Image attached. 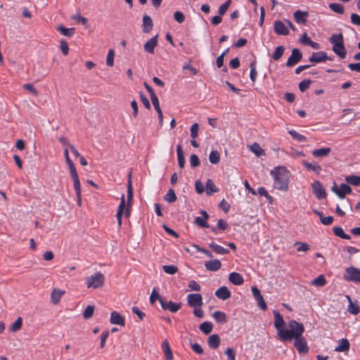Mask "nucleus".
Instances as JSON below:
<instances>
[{
  "label": "nucleus",
  "instance_id": "obj_1",
  "mask_svg": "<svg viewBox=\"0 0 360 360\" xmlns=\"http://www.w3.org/2000/svg\"><path fill=\"white\" fill-rule=\"evenodd\" d=\"M289 328L292 329L290 333V339H286L285 341H291L295 339L294 345L300 354H304L308 352L309 348L307 342L302 334L304 332V327L302 323H298L295 320H291L288 322Z\"/></svg>",
  "mask_w": 360,
  "mask_h": 360
},
{
  "label": "nucleus",
  "instance_id": "obj_2",
  "mask_svg": "<svg viewBox=\"0 0 360 360\" xmlns=\"http://www.w3.org/2000/svg\"><path fill=\"white\" fill-rule=\"evenodd\" d=\"M270 174L274 179V188L282 191L288 189L290 173L285 167H275L271 170Z\"/></svg>",
  "mask_w": 360,
  "mask_h": 360
},
{
  "label": "nucleus",
  "instance_id": "obj_3",
  "mask_svg": "<svg viewBox=\"0 0 360 360\" xmlns=\"http://www.w3.org/2000/svg\"><path fill=\"white\" fill-rule=\"evenodd\" d=\"M188 305L193 309V314L198 318L204 316L201 307L203 305L202 297L200 293H192L187 295Z\"/></svg>",
  "mask_w": 360,
  "mask_h": 360
},
{
  "label": "nucleus",
  "instance_id": "obj_4",
  "mask_svg": "<svg viewBox=\"0 0 360 360\" xmlns=\"http://www.w3.org/2000/svg\"><path fill=\"white\" fill-rule=\"evenodd\" d=\"M274 327L277 330V335L279 338L285 342L286 339H290L291 337L290 336V333H292V329H286L284 328L285 321L283 320V316L277 311H274Z\"/></svg>",
  "mask_w": 360,
  "mask_h": 360
},
{
  "label": "nucleus",
  "instance_id": "obj_5",
  "mask_svg": "<svg viewBox=\"0 0 360 360\" xmlns=\"http://www.w3.org/2000/svg\"><path fill=\"white\" fill-rule=\"evenodd\" d=\"M105 276L101 272H96L86 278V285L88 288L97 289L104 285Z\"/></svg>",
  "mask_w": 360,
  "mask_h": 360
},
{
  "label": "nucleus",
  "instance_id": "obj_6",
  "mask_svg": "<svg viewBox=\"0 0 360 360\" xmlns=\"http://www.w3.org/2000/svg\"><path fill=\"white\" fill-rule=\"evenodd\" d=\"M343 278L345 281L360 283V269L350 266L345 269Z\"/></svg>",
  "mask_w": 360,
  "mask_h": 360
},
{
  "label": "nucleus",
  "instance_id": "obj_7",
  "mask_svg": "<svg viewBox=\"0 0 360 360\" xmlns=\"http://www.w3.org/2000/svg\"><path fill=\"white\" fill-rule=\"evenodd\" d=\"M69 170L71 178L73 181L74 188L76 192L77 197L78 198L79 202H80L82 190L78 174L77 172L75 167L69 169Z\"/></svg>",
  "mask_w": 360,
  "mask_h": 360
},
{
  "label": "nucleus",
  "instance_id": "obj_8",
  "mask_svg": "<svg viewBox=\"0 0 360 360\" xmlns=\"http://www.w3.org/2000/svg\"><path fill=\"white\" fill-rule=\"evenodd\" d=\"M332 191L341 199H344L347 194L352 193L351 187L347 184H341L339 188L334 184Z\"/></svg>",
  "mask_w": 360,
  "mask_h": 360
},
{
  "label": "nucleus",
  "instance_id": "obj_9",
  "mask_svg": "<svg viewBox=\"0 0 360 360\" xmlns=\"http://www.w3.org/2000/svg\"><path fill=\"white\" fill-rule=\"evenodd\" d=\"M160 303L164 310H168L172 313L178 311L181 307V303L180 302L176 303L172 301H167L165 299H160Z\"/></svg>",
  "mask_w": 360,
  "mask_h": 360
},
{
  "label": "nucleus",
  "instance_id": "obj_10",
  "mask_svg": "<svg viewBox=\"0 0 360 360\" xmlns=\"http://www.w3.org/2000/svg\"><path fill=\"white\" fill-rule=\"evenodd\" d=\"M311 188L316 197L321 200L326 196V192L319 181H315L311 184Z\"/></svg>",
  "mask_w": 360,
  "mask_h": 360
},
{
  "label": "nucleus",
  "instance_id": "obj_11",
  "mask_svg": "<svg viewBox=\"0 0 360 360\" xmlns=\"http://www.w3.org/2000/svg\"><path fill=\"white\" fill-rule=\"evenodd\" d=\"M332 60V58L327 56V53L324 51L314 52L309 58V61L311 63H319L325 62L326 60Z\"/></svg>",
  "mask_w": 360,
  "mask_h": 360
},
{
  "label": "nucleus",
  "instance_id": "obj_12",
  "mask_svg": "<svg viewBox=\"0 0 360 360\" xmlns=\"http://www.w3.org/2000/svg\"><path fill=\"white\" fill-rule=\"evenodd\" d=\"M251 290L255 300L257 302L258 306L262 310H266L267 309V306L262 295H261L260 290L255 286L252 287Z\"/></svg>",
  "mask_w": 360,
  "mask_h": 360
},
{
  "label": "nucleus",
  "instance_id": "obj_13",
  "mask_svg": "<svg viewBox=\"0 0 360 360\" xmlns=\"http://www.w3.org/2000/svg\"><path fill=\"white\" fill-rule=\"evenodd\" d=\"M302 58V54L297 49H293L290 56L288 58L286 65L288 67H292L297 64Z\"/></svg>",
  "mask_w": 360,
  "mask_h": 360
},
{
  "label": "nucleus",
  "instance_id": "obj_14",
  "mask_svg": "<svg viewBox=\"0 0 360 360\" xmlns=\"http://www.w3.org/2000/svg\"><path fill=\"white\" fill-rule=\"evenodd\" d=\"M274 32L279 35H287L289 33L288 27L281 20H276L274 25Z\"/></svg>",
  "mask_w": 360,
  "mask_h": 360
},
{
  "label": "nucleus",
  "instance_id": "obj_15",
  "mask_svg": "<svg viewBox=\"0 0 360 360\" xmlns=\"http://www.w3.org/2000/svg\"><path fill=\"white\" fill-rule=\"evenodd\" d=\"M126 207H127V206L125 205V197H124V195L122 194L121 196L120 203L118 206L117 212L116 214V217H117V224H118L119 227H121V226H122V216L124 214V211L126 209Z\"/></svg>",
  "mask_w": 360,
  "mask_h": 360
},
{
  "label": "nucleus",
  "instance_id": "obj_16",
  "mask_svg": "<svg viewBox=\"0 0 360 360\" xmlns=\"http://www.w3.org/2000/svg\"><path fill=\"white\" fill-rule=\"evenodd\" d=\"M110 322L113 325H119L124 326L125 321L124 316H122L119 312L113 311L110 314Z\"/></svg>",
  "mask_w": 360,
  "mask_h": 360
},
{
  "label": "nucleus",
  "instance_id": "obj_17",
  "mask_svg": "<svg viewBox=\"0 0 360 360\" xmlns=\"http://www.w3.org/2000/svg\"><path fill=\"white\" fill-rule=\"evenodd\" d=\"M158 35H155L147 41L143 45V49L146 52L153 53L155 46L158 45Z\"/></svg>",
  "mask_w": 360,
  "mask_h": 360
},
{
  "label": "nucleus",
  "instance_id": "obj_18",
  "mask_svg": "<svg viewBox=\"0 0 360 360\" xmlns=\"http://www.w3.org/2000/svg\"><path fill=\"white\" fill-rule=\"evenodd\" d=\"M214 294L217 298L221 300H226L231 297V292L226 286L220 287Z\"/></svg>",
  "mask_w": 360,
  "mask_h": 360
},
{
  "label": "nucleus",
  "instance_id": "obj_19",
  "mask_svg": "<svg viewBox=\"0 0 360 360\" xmlns=\"http://www.w3.org/2000/svg\"><path fill=\"white\" fill-rule=\"evenodd\" d=\"M308 16V12L300 10L296 11L293 14L295 22L300 25L305 24L307 21Z\"/></svg>",
  "mask_w": 360,
  "mask_h": 360
},
{
  "label": "nucleus",
  "instance_id": "obj_20",
  "mask_svg": "<svg viewBox=\"0 0 360 360\" xmlns=\"http://www.w3.org/2000/svg\"><path fill=\"white\" fill-rule=\"evenodd\" d=\"M64 293V290H60L59 288H54L51 293V302L53 303V304H57L60 302Z\"/></svg>",
  "mask_w": 360,
  "mask_h": 360
},
{
  "label": "nucleus",
  "instance_id": "obj_21",
  "mask_svg": "<svg viewBox=\"0 0 360 360\" xmlns=\"http://www.w3.org/2000/svg\"><path fill=\"white\" fill-rule=\"evenodd\" d=\"M200 214L202 217H197L195 218V223L203 228H208L209 224L207 223V220L209 219V215L207 212L202 210Z\"/></svg>",
  "mask_w": 360,
  "mask_h": 360
},
{
  "label": "nucleus",
  "instance_id": "obj_22",
  "mask_svg": "<svg viewBox=\"0 0 360 360\" xmlns=\"http://www.w3.org/2000/svg\"><path fill=\"white\" fill-rule=\"evenodd\" d=\"M205 266L208 271H215L221 266V263L219 259L209 260L205 262Z\"/></svg>",
  "mask_w": 360,
  "mask_h": 360
},
{
  "label": "nucleus",
  "instance_id": "obj_23",
  "mask_svg": "<svg viewBox=\"0 0 360 360\" xmlns=\"http://www.w3.org/2000/svg\"><path fill=\"white\" fill-rule=\"evenodd\" d=\"M350 344L347 339L342 338L338 341V345L335 348L337 352H345L349 349Z\"/></svg>",
  "mask_w": 360,
  "mask_h": 360
},
{
  "label": "nucleus",
  "instance_id": "obj_24",
  "mask_svg": "<svg viewBox=\"0 0 360 360\" xmlns=\"http://www.w3.org/2000/svg\"><path fill=\"white\" fill-rule=\"evenodd\" d=\"M153 27L151 18L148 15H144L143 17V32L144 33H149Z\"/></svg>",
  "mask_w": 360,
  "mask_h": 360
},
{
  "label": "nucleus",
  "instance_id": "obj_25",
  "mask_svg": "<svg viewBox=\"0 0 360 360\" xmlns=\"http://www.w3.org/2000/svg\"><path fill=\"white\" fill-rule=\"evenodd\" d=\"M229 281L236 285H242L244 282L243 276L237 272H232L229 276Z\"/></svg>",
  "mask_w": 360,
  "mask_h": 360
},
{
  "label": "nucleus",
  "instance_id": "obj_26",
  "mask_svg": "<svg viewBox=\"0 0 360 360\" xmlns=\"http://www.w3.org/2000/svg\"><path fill=\"white\" fill-rule=\"evenodd\" d=\"M302 164L309 170L319 174L321 171V166L316 165L314 162H309L307 160H302Z\"/></svg>",
  "mask_w": 360,
  "mask_h": 360
},
{
  "label": "nucleus",
  "instance_id": "obj_27",
  "mask_svg": "<svg viewBox=\"0 0 360 360\" xmlns=\"http://www.w3.org/2000/svg\"><path fill=\"white\" fill-rule=\"evenodd\" d=\"M333 51L336 55H338L342 59L346 57L347 51L345 48L344 44L333 46Z\"/></svg>",
  "mask_w": 360,
  "mask_h": 360
},
{
  "label": "nucleus",
  "instance_id": "obj_28",
  "mask_svg": "<svg viewBox=\"0 0 360 360\" xmlns=\"http://www.w3.org/2000/svg\"><path fill=\"white\" fill-rule=\"evenodd\" d=\"M208 345L210 347L217 349L220 344V338L218 335L213 334L208 338Z\"/></svg>",
  "mask_w": 360,
  "mask_h": 360
},
{
  "label": "nucleus",
  "instance_id": "obj_29",
  "mask_svg": "<svg viewBox=\"0 0 360 360\" xmlns=\"http://www.w3.org/2000/svg\"><path fill=\"white\" fill-rule=\"evenodd\" d=\"M330 148H322L312 151V155L315 158H323L330 153Z\"/></svg>",
  "mask_w": 360,
  "mask_h": 360
},
{
  "label": "nucleus",
  "instance_id": "obj_30",
  "mask_svg": "<svg viewBox=\"0 0 360 360\" xmlns=\"http://www.w3.org/2000/svg\"><path fill=\"white\" fill-rule=\"evenodd\" d=\"M346 297L349 301V306H348V309H347L348 311L350 314H354V315L358 314L360 311L359 307L357 304H354L352 302V299L350 298L349 296L347 295Z\"/></svg>",
  "mask_w": 360,
  "mask_h": 360
},
{
  "label": "nucleus",
  "instance_id": "obj_31",
  "mask_svg": "<svg viewBox=\"0 0 360 360\" xmlns=\"http://www.w3.org/2000/svg\"><path fill=\"white\" fill-rule=\"evenodd\" d=\"M209 246L212 248L216 253L219 255H225L229 252V250L224 247L217 245L214 243H210Z\"/></svg>",
  "mask_w": 360,
  "mask_h": 360
},
{
  "label": "nucleus",
  "instance_id": "obj_32",
  "mask_svg": "<svg viewBox=\"0 0 360 360\" xmlns=\"http://www.w3.org/2000/svg\"><path fill=\"white\" fill-rule=\"evenodd\" d=\"M212 316L217 323H224L226 322V315L223 311H216L213 313Z\"/></svg>",
  "mask_w": 360,
  "mask_h": 360
},
{
  "label": "nucleus",
  "instance_id": "obj_33",
  "mask_svg": "<svg viewBox=\"0 0 360 360\" xmlns=\"http://www.w3.org/2000/svg\"><path fill=\"white\" fill-rule=\"evenodd\" d=\"M206 194L207 195H211L213 193L217 192L219 190L214 185V182L212 179H207L206 182Z\"/></svg>",
  "mask_w": 360,
  "mask_h": 360
},
{
  "label": "nucleus",
  "instance_id": "obj_34",
  "mask_svg": "<svg viewBox=\"0 0 360 360\" xmlns=\"http://www.w3.org/2000/svg\"><path fill=\"white\" fill-rule=\"evenodd\" d=\"M326 280L323 275L321 274L310 282V284L316 287H323L326 285Z\"/></svg>",
  "mask_w": 360,
  "mask_h": 360
},
{
  "label": "nucleus",
  "instance_id": "obj_35",
  "mask_svg": "<svg viewBox=\"0 0 360 360\" xmlns=\"http://www.w3.org/2000/svg\"><path fill=\"white\" fill-rule=\"evenodd\" d=\"M250 149L257 157H260L265 154L264 150L261 148L259 144L256 142L250 146Z\"/></svg>",
  "mask_w": 360,
  "mask_h": 360
},
{
  "label": "nucleus",
  "instance_id": "obj_36",
  "mask_svg": "<svg viewBox=\"0 0 360 360\" xmlns=\"http://www.w3.org/2000/svg\"><path fill=\"white\" fill-rule=\"evenodd\" d=\"M57 30L58 31H59L63 35L65 36V37H72L74 35L75 31V28L73 27H71V28H66L63 25H59L58 27H57Z\"/></svg>",
  "mask_w": 360,
  "mask_h": 360
},
{
  "label": "nucleus",
  "instance_id": "obj_37",
  "mask_svg": "<svg viewBox=\"0 0 360 360\" xmlns=\"http://www.w3.org/2000/svg\"><path fill=\"white\" fill-rule=\"evenodd\" d=\"M162 347L164 350V353H165L166 359L167 360H172L173 354L171 351L169 345L167 340L162 342Z\"/></svg>",
  "mask_w": 360,
  "mask_h": 360
},
{
  "label": "nucleus",
  "instance_id": "obj_38",
  "mask_svg": "<svg viewBox=\"0 0 360 360\" xmlns=\"http://www.w3.org/2000/svg\"><path fill=\"white\" fill-rule=\"evenodd\" d=\"M345 181L353 186H360V176L358 175H349L345 177Z\"/></svg>",
  "mask_w": 360,
  "mask_h": 360
},
{
  "label": "nucleus",
  "instance_id": "obj_39",
  "mask_svg": "<svg viewBox=\"0 0 360 360\" xmlns=\"http://www.w3.org/2000/svg\"><path fill=\"white\" fill-rule=\"evenodd\" d=\"M178 164L181 168L184 167L185 159L183 154V150L181 145H178L176 147Z\"/></svg>",
  "mask_w": 360,
  "mask_h": 360
},
{
  "label": "nucleus",
  "instance_id": "obj_40",
  "mask_svg": "<svg viewBox=\"0 0 360 360\" xmlns=\"http://www.w3.org/2000/svg\"><path fill=\"white\" fill-rule=\"evenodd\" d=\"M330 42L333 44V46L344 44L342 34L340 33L333 34L330 38Z\"/></svg>",
  "mask_w": 360,
  "mask_h": 360
},
{
  "label": "nucleus",
  "instance_id": "obj_41",
  "mask_svg": "<svg viewBox=\"0 0 360 360\" xmlns=\"http://www.w3.org/2000/svg\"><path fill=\"white\" fill-rule=\"evenodd\" d=\"M333 233H335V236H337L341 238H343V239H347V240L350 239V236L348 234H346L341 227L335 226V227H333Z\"/></svg>",
  "mask_w": 360,
  "mask_h": 360
},
{
  "label": "nucleus",
  "instance_id": "obj_42",
  "mask_svg": "<svg viewBox=\"0 0 360 360\" xmlns=\"http://www.w3.org/2000/svg\"><path fill=\"white\" fill-rule=\"evenodd\" d=\"M22 326V319L21 317H18L14 323L9 327L8 330L11 332L18 331Z\"/></svg>",
  "mask_w": 360,
  "mask_h": 360
},
{
  "label": "nucleus",
  "instance_id": "obj_43",
  "mask_svg": "<svg viewBox=\"0 0 360 360\" xmlns=\"http://www.w3.org/2000/svg\"><path fill=\"white\" fill-rule=\"evenodd\" d=\"M213 326L212 323L205 321L200 324V330L205 334L207 335L212 332Z\"/></svg>",
  "mask_w": 360,
  "mask_h": 360
},
{
  "label": "nucleus",
  "instance_id": "obj_44",
  "mask_svg": "<svg viewBox=\"0 0 360 360\" xmlns=\"http://www.w3.org/2000/svg\"><path fill=\"white\" fill-rule=\"evenodd\" d=\"M328 6L336 13L342 14L344 13V6L339 3H331Z\"/></svg>",
  "mask_w": 360,
  "mask_h": 360
},
{
  "label": "nucleus",
  "instance_id": "obj_45",
  "mask_svg": "<svg viewBox=\"0 0 360 360\" xmlns=\"http://www.w3.org/2000/svg\"><path fill=\"white\" fill-rule=\"evenodd\" d=\"M291 136L300 142H304L307 141V137L302 134H299L297 131L291 129L288 131Z\"/></svg>",
  "mask_w": 360,
  "mask_h": 360
},
{
  "label": "nucleus",
  "instance_id": "obj_46",
  "mask_svg": "<svg viewBox=\"0 0 360 360\" xmlns=\"http://www.w3.org/2000/svg\"><path fill=\"white\" fill-rule=\"evenodd\" d=\"M209 160L212 164H217L220 160V154L217 150H212L209 155Z\"/></svg>",
  "mask_w": 360,
  "mask_h": 360
},
{
  "label": "nucleus",
  "instance_id": "obj_47",
  "mask_svg": "<svg viewBox=\"0 0 360 360\" xmlns=\"http://www.w3.org/2000/svg\"><path fill=\"white\" fill-rule=\"evenodd\" d=\"M164 199L167 202H174L176 200V194L173 189L170 188L164 197Z\"/></svg>",
  "mask_w": 360,
  "mask_h": 360
},
{
  "label": "nucleus",
  "instance_id": "obj_48",
  "mask_svg": "<svg viewBox=\"0 0 360 360\" xmlns=\"http://www.w3.org/2000/svg\"><path fill=\"white\" fill-rule=\"evenodd\" d=\"M115 51L113 49H110L108 52L106 57V65L108 67H112L114 65Z\"/></svg>",
  "mask_w": 360,
  "mask_h": 360
},
{
  "label": "nucleus",
  "instance_id": "obj_49",
  "mask_svg": "<svg viewBox=\"0 0 360 360\" xmlns=\"http://www.w3.org/2000/svg\"><path fill=\"white\" fill-rule=\"evenodd\" d=\"M285 49L282 46H278L276 48L275 51L273 54V58L275 60H278L281 58L284 53Z\"/></svg>",
  "mask_w": 360,
  "mask_h": 360
},
{
  "label": "nucleus",
  "instance_id": "obj_50",
  "mask_svg": "<svg viewBox=\"0 0 360 360\" xmlns=\"http://www.w3.org/2000/svg\"><path fill=\"white\" fill-rule=\"evenodd\" d=\"M250 78L252 82H255L257 76V72L256 70V63L252 62L250 64Z\"/></svg>",
  "mask_w": 360,
  "mask_h": 360
},
{
  "label": "nucleus",
  "instance_id": "obj_51",
  "mask_svg": "<svg viewBox=\"0 0 360 360\" xmlns=\"http://www.w3.org/2000/svg\"><path fill=\"white\" fill-rule=\"evenodd\" d=\"M162 269L166 274L169 275H173L178 271V268L174 265H164Z\"/></svg>",
  "mask_w": 360,
  "mask_h": 360
},
{
  "label": "nucleus",
  "instance_id": "obj_52",
  "mask_svg": "<svg viewBox=\"0 0 360 360\" xmlns=\"http://www.w3.org/2000/svg\"><path fill=\"white\" fill-rule=\"evenodd\" d=\"M94 311V306H92V305L87 306L83 312V317L85 319H90L93 316Z\"/></svg>",
  "mask_w": 360,
  "mask_h": 360
},
{
  "label": "nucleus",
  "instance_id": "obj_53",
  "mask_svg": "<svg viewBox=\"0 0 360 360\" xmlns=\"http://www.w3.org/2000/svg\"><path fill=\"white\" fill-rule=\"evenodd\" d=\"M231 0H227L224 4L219 6L218 12L220 15H224L226 12V11L228 10L229 7L231 5Z\"/></svg>",
  "mask_w": 360,
  "mask_h": 360
},
{
  "label": "nucleus",
  "instance_id": "obj_54",
  "mask_svg": "<svg viewBox=\"0 0 360 360\" xmlns=\"http://www.w3.org/2000/svg\"><path fill=\"white\" fill-rule=\"evenodd\" d=\"M229 52V49H226L224 52L221 53L220 56H219L217 58L216 63L217 66L220 68L224 65V58L226 54Z\"/></svg>",
  "mask_w": 360,
  "mask_h": 360
},
{
  "label": "nucleus",
  "instance_id": "obj_55",
  "mask_svg": "<svg viewBox=\"0 0 360 360\" xmlns=\"http://www.w3.org/2000/svg\"><path fill=\"white\" fill-rule=\"evenodd\" d=\"M152 103L154 106L155 110L157 111L158 113H160L162 112L161 108L160 107L159 100L158 96H153L150 98Z\"/></svg>",
  "mask_w": 360,
  "mask_h": 360
},
{
  "label": "nucleus",
  "instance_id": "obj_56",
  "mask_svg": "<svg viewBox=\"0 0 360 360\" xmlns=\"http://www.w3.org/2000/svg\"><path fill=\"white\" fill-rule=\"evenodd\" d=\"M199 125L198 123H194L191 127V136L195 139L198 136Z\"/></svg>",
  "mask_w": 360,
  "mask_h": 360
},
{
  "label": "nucleus",
  "instance_id": "obj_57",
  "mask_svg": "<svg viewBox=\"0 0 360 360\" xmlns=\"http://www.w3.org/2000/svg\"><path fill=\"white\" fill-rule=\"evenodd\" d=\"M310 84H311V80H309V79H305V80L302 81L299 84L300 90L302 92L306 91L307 89H309Z\"/></svg>",
  "mask_w": 360,
  "mask_h": 360
},
{
  "label": "nucleus",
  "instance_id": "obj_58",
  "mask_svg": "<svg viewBox=\"0 0 360 360\" xmlns=\"http://www.w3.org/2000/svg\"><path fill=\"white\" fill-rule=\"evenodd\" d=\"M188 286L191 290L193 291H200L201 289L200 285L194 280L190 281Z\"/></svg>",
  "mask_w": 360,
  "mask_h": 360
},
{
  "label": "nucleus",
  "instance_id": "obj_59",
  "mask_svg": "<svg viewBox=\"0 0 360 360\" xmlns=\"http://www.w3.org/2000/svg\"><path fill=\"white\" fill-rule=\"evenodd\" d=\"M295 245H298L297 250L298 252H306L309 250V246L305 243L296 242Z\"/></svg>",
  "mask_w": 360,
  "mask_h": 360
},
{
  "label": "nucleus",
  "instance_id": "obj_60",
  "mask_svg": "<svg viewBox=\"0 0 360 360\" xmlns=\"http://www.w3.org/2000/svg\"><path fill=\"white\" fill-rule=\"evenodd\" d=\"M174 20L179 23H182L185 20V16L181 11H176L174 13Z\"/></svg>",
  "mask_w": 360,
  "mask_h": 360
},
{
  "label": "nucleus",
  "instance_id": "obj_61",
  "mask_svg": "<svg viewBox=\"0 0 360 360\" xmlns=\"http://www.w3.org/2000/svg\"><path fill=\"white\" fill-rule=\"evenodd\" d=\"M160 299L163 298L160 296V295L156 292L155 288H154L150 296V302H151V304H154L157 300L160 301Z\"/></svg>",
  "mask_w": 360,
  "mask_h": 360
},
{
  "label": "nucleus",
  "instance_id": "obj_62",
  "mask_svg": "<svg viewBox=\"0 0 360 360\" xmlns=\"http://www.w3.org/2000/svg\"><path fill=\"white\" fill-rule=\"evenodd\" d=\"M200 163L198 157L193 154L191 155L190 157V165L191 167H197Z\"/></svg>",
  "mask_w": 360,
  "mask_h": 360
},
{
  "label": "nucleus",
  "instance_id": "obj_63",
  "mask_svg": "<svg viewBox=\"0 0 360 360\" xmlns=\"http://www.w3.org/2000/svg\"><path fill=\"white\" fill-rule=\"evenodd\" d=\"M224 353L227 355V360H236V353L232 348H227Z\"/></svg>",
  "mask_w": 360,
  "mask_h": 360
},
{
  "label": "nucleus",
  "instance_id": "obj_64",
  "mask_svg": "<svg viewBox=\"0 0 360 360\" xmlns=\"http://www.w3.org/2000/svg\"><path fill=\"white\" fill-rule=\"evenodd\" d=\"M351 22L355 25L360 26V15L356 13L351 14Z\"/></svg>",
  "mask_w": 360,
  "mask_h": 360
}]
</instances>
